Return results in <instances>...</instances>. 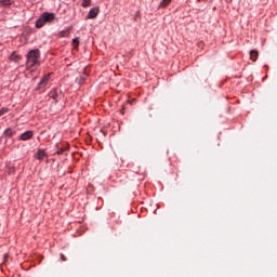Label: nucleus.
Wrapping results in <instances>:
<instances>
[{"mask_svg":"<svg viewBox=\"0 0 277 277\" xmlns=\"http://www.w3.org/2000/svg\"><path fill=\"white\" fill-rule=\"evenodd\" d=\"M85 81V76H81L78 80V83H83Z\"/></svg>","mask_w":277,"mask_h":277,"instance_id":"17","label":"nucleus"},{"mask_svg":"<svg viewBox=\"0 0 277 277\" xmlns=\"http://www.w3.org/2000/svg\"><path fill=\"white\" fill-rule=\"evenodd\" d=\"M50 77H51L50 75H47L43 77V79L38 83V90H42V88H47Z\"/></svg>","mask_w":277,"mask_h":277,"instance_id":"4","label":"nucleus"},{"mask_svg":"<svg viewBox=\"0 0 277 277\" xmlns=\"http://www.w3.org/2000/svg\"><path fill=\"white\" fill-rule=\"evenodd\" d=\"M26 68L28 70H38L40 66V51L38 49L30 50L26 55Z\"/></svg>","mask_w":277,"mask_h":277,"instance_id":"1","label":"nucleus"},{"mask_svg":"<svg viewBox=\"0 0 277 277\" xmlns=\"http://www.w3.org/2000/svg\"><path fill=\"white\" fill-rule=\"evenodd\" d=\"M53 21H55V14L45 12L37 19L36 27L37 29H41L47 23H53Z\"/></svg>","mask_w":277,"mask_h":277,"instance_id":"2","label":"nucleus"},{"mask_svg":"<svg viewBox=\"0 0 277 277\" xmlns=\"http://www.w3.org/2000/svg\"><path fill=\"white\" fill-rule=\"evenodd\" d=\"M4 135L5 137H13L14 135H16V131L12 130V128H8L6 130H4Z\"/></svg>","mask_w":277,"mask_h":277,"instance_id":"6","label":"nucleus"},{"mask_svg":"<svg viewBox=\"0 0 277 277\" xmlns=\"http://www.w3.org/2000/svg\"><path fill=\"white\" fill-rule=\"evenodd\" d=\"M100 9L98 8H92L90 11H89V14H88V18H96V16H98V13H100Z\"/></svg>","mask_w":277,"mask_h":277,"instance_id":"5","label":"nucleus"},{"mask_svg":"<svg viewBox=\"0 0 277 277\" xmlns=\"http://www.w3.org/2000/svg\"><path fill=\"white\" fill-rule=\"evenodd\" d=\"M44 157H47V153L43 149H39L37 151V159H39V161H42V159H44Z\"/></svg>","mask_w":277,"mask_h":277,"instance_id":"8","label":"nucleus"},{"mask_svg":"<svg viewBox=\"0 0 277 277\" xmlns=\"http://www.w3.org/2000/svg\"><path fill=\"white\" fill-rule=\"evenodd\" d=\"M62 153H64V149H60L58 151H56L57 155H62Z\"/></svg>","mask_w":277,"mask_h":277,"instance_id":"19","label":"nucleus"},{"mask_svg":"<svg viewBox=\"0 0 277 277\" xmlns=\"http://www.w3.org/2000/svg\"><path fill=\"white\" fill-rule=\"evenodd\" d=\"M12 3H14V0H0V5L2 8H10Z\"/></svg>","mask_w":277,"mask_h":277,"instance_id":"7","label":"nucleus"},{"mask_svg":"<svg viewBox=\"0 0 277 277\" xmlns=\"http://www.w3.org/2000/svg\"><path fill=\"white\" fill-rule=\"evenodd\" d=\"M90 3H92V0H83L82 8H90Z\"/></svg>","mask_w":277,"mask_h":277,"instance_id":"13","label":"nucleus"},{"mask_svg":"<svg viewBox=\"0 0 277 277\" xmlns=\"http://www.w3.org/2000/svg\"><path fill=\"white\" fill-rule=\"evenodd\" d=\"M172 3V0H162L159 4V8H168Z\"/></svg>","mask_w":277,"mask_h":277,"instance_id":"11","label":"nucleus"},{"mask_svg":"<svg viewBox=\"0 0 277 277\" xmlns=\"http://www.w3.org/2000/svg\"><path fill=\"white\" fill-rule=\"evenodd\" d=\"M61 261H67L66 255H64V253H61Z\"/></svg>","mask_w":277,"mask_h":277,"instance_id":"18","label":"nucleus"},{"mask_svg":"<svg viewBox=\"0 0 277 277\" xmlns=\"http://www.w3.org/2000/svg\"><path fill=\"white\" fill-rule=\"evenodd\" d=\"M72 44H74L75 49H77L79 47V39L78 38L74 39Z\"/></svg>","mask_w":277,"mask_h":277,"instance_id":"15","label":"nucleus"},{"mask_svg":"<svg viewBox=\"0 0 277 277\" xmlns=\"http://www.w3.org/2000/svg\"><path fill=\"white\" fill-rule=\"evenodd\" d=\"M34 137V132L32 131H26L23 134H21L19 140L23 142H27V140H31Z\"/></svg>","mask_w":277,"mask_h":277,"instance_id":"3","label":"nucleus"},{"mask_svg":"<svg viewBox=\"0 0 277 277\" xmlns=\"http://www.w3.org/2000/svg\"><path fill=\"white\" fill-rule=\"evenodd\" d=\"M258 58H259V52L256 50L251 51L250 60H252V62H256Z\"/></svg>","mask_w":277,"mask_h":277,"instance_id":"9","label":"nucleus"},{"mask_svg":"<svg viewBox=\"0 0 277 277\" xmlns=\"http://www.w3.org/2000/svg\"><path fill=\"white\" fill-rule=\"evenodd\" d=\"M51 98H53L54 101H57V92L53 91L50 93Z\"/></svg>","mask_w":277,"mask_h":277,"instance_id":"14","label":"nucleus"},{"mask_svg":"<svg viewBox=\"0 0 277 277\" xmlns=\"http://www.w3.org/2000/svg\"><path fill=\"white\" fill-rule=\"evenodd\" d=\"M198 1V3H200L201 1H205V0H197Z\"/></svg>","mask_w":277,"mask_h":277,"instance_id":"20","label":"nucleus"},{"mask_svg":"<svg viewBox=\"0 0 277 277\" xmlns=\"http://www.w3.org/2000/svg\"><path fill=\"white\" fill-rule=\"evenodd\" d=\"M10 60H12V62H18V60H21V56H18L16 53L11 54Z\"/></svg>","mask_w":277,"mask_h":277,"instance_id":"12","label":"nucleus"},{"mask_svg":"<svg viewBox=\"0 0 277 277\" xmlns=\"http://www.w3.org/2000/svg\"><path fill=\"white\" fill-rule=\"evenodd\" d=\"M60 38H68L70 36V30L66 29V30H62L58 32Z\"/></svg>","mask_w":277,"mask_h":277,"instance_id":"10","label":"nucleus"},{"mask_svg":"<svg viewBox=\"0 0 277 277\" xmlns=\"http://www.w3.org/2000/svg\"><path fill=\"white\" fill-rule=\"evenodd\" d=\"M9 109L8 108H1L0 109V117L3 116L4 114H8Z\"/></svg>","mask_w":277,"mask_h":277,"instance_id":"16","label":"nucleus"}]
</instances>
